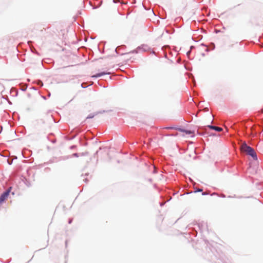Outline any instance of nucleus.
Instances as JSON below:
<instances>
[{
  "mask_svg": "<svg viewBox=\"0 0 263 263\" xmlns=\"http://www.w3.org/2000/svg\"><path fill=\"white\" fill-rule=\"evenodd\" d=\"M183 131L184 132L187 134H191L192 133V132L190 130H183Z\"/></svg>",
  "mask_w": 263,
  "mask_h": 263,
  "instance_id": "nucleus-5",
  "label": "nucleus"
},
{
  "mask_svg": "<svg viewBox=\"0 0 263 263\" xmlns=\"http://www.w3.org/2000/svg\"><path fill=\"white\" fill-rule=\"evenodd\" d=\"M109 74V73H106V72H101V73H97L96 75L92 76V77L97 78V77H101V76H102L103 75H105V74Z\"/></svg>",
  "mask_w": 263,
  "mask_h": 263,
  "instance_id": "nucleus-4",
  "label": "nucleus"
},
{
  "mask_svg": "<svg viewBox=\"0 0 263 263\" xmlns=\"http://www.w3.org/2000/svg\"><path fill=\"white\" fill-rule=\"evenodd\" d=\"M94 117V115H89L87 117V119L92 118Z\"/></svg>",
  "mask_w": 263,
  "mask_h": 263,
  "instance_id": "nucleus-6",
  "label": "nucleus"
},
{
  "mask_svg": "<svg viewBox=\"0 0 263 263\" xmlns=\"http://www.w3.org/2000/svg\"><path fill=\"white\" fill-rule=\"evenodd\" d=\"M202 191V189H199V190H198V192H201Z\"/></svg>",
  "mask_w": 263,
  "mask_h": 263,
  "instance_id": "nucleus-8",
  "label": "nucleus"
},
{
  "mask_svg": "<svg viewBox=\"0 0 263 263\" xmlns=\"http://www.w3.org/2000/svg\"><path fill=\"white\" fill-rule=\"evenodd\" d=\"M241 150L246 153L248 155L251 156L254 160H256L257 159V155L254 151V149L249 146H248L246 143L242 144L241 146Z\"/></svg>",
  "mask_w": 263,
  "mask_h": 263,
  "instance_id": "nucleus-1",
  "label": "nucleus"
},
{
  "mask_svg": "<svg viewBox=\"0 0 263 263\" xmlns=\"http://www.w3.org/2000/svg\"><path fill=\"white\" fill-rule=\"evenodd\" d=\"M10 191L8 190L4 192L0 197V205L4 202L8 197Z\"/></svg>",
  "mask_w": 263,
  "mask_h": 263,
  "instance_id": "nucleus-2",
  "label": "nucleus"
},
{
  "mask_svg": "<svg viewBox=\"0 0 263 263\" xmlns=\"http://www.w3.org/2000/svg\"><path fill=\"white\" fill-rule=\"evenodd\" d=\"M208 127L210 129H214L217 132H221L222 130V128L219 127L212 125H208Z\"/></svg>",
  "mask_w": 263,
  "mask_h": 263,
  "instance_id": "nucleus-3",
  "label": "nucleus"
},
{
  "mask_svg": "<svg viewBox=\"0 0 263 263\" xmlns=\"http://www.w3.org/2000/svg\"><path fill=\"white\" fill-rule=\"evenodd\" d=\"M165 128H166V129H173V128L172 127H166Z\"/></svg>",
  "mask_w": 263,
  "mask_h": 263,
  "instance_id": "nucleus-7",
  "label": "nucleus"
}]
</instances>
